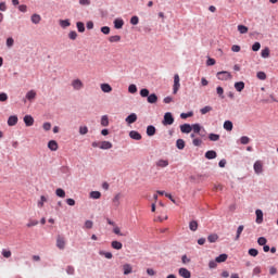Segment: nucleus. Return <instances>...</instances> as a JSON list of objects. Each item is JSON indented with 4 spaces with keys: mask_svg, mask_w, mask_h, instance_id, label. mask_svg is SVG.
<instances>
[{
    "mask_svg": "<svg viewBox=\"0 0 278 278\" xmlns=\"http://www.w3.org/2000/svg\"><path fill=\"white\" fill-rule=\"evenodd\" d=\"M216 77L219 81H228V79H232L233 76L227 71H222L216 74Z\"/></svg>",
    "mask_w": 278,
    "mask_h": 278,
    "instance_id": "1",
    "label": "nucleus"
},
{
    "mask_svg": "<svg viewBox=\"0 0 278 278\" xmlns=\"http://www.w3.org/2000/svg\"><path fill=\"white\" fill-rule=\"evenodd\" d=\"M173 123H175V117H173V113H165L163 118V125H173Z\"/></svg>",
    "mask_w": 278,
    "mask_h": 278,
    "instance_id": "2",
    "label": "nucleus"
},
{
    "mask_svg": "<svg viewBox=\"0 0 278 278\" xmlns=\"http://www.w3.org/2000/svg\"><path fill=\"white\" fill-rule=\"evenodd\" d=\"M179 74H175L174 76V87H173V92L174 94H177L179 92V88H181V84H179Z\"/></svg>",
    "mask_w": 278,
    "mask_h": 278,
    "instance_id": "3",
    "label": "nucleus"
},
{
    "mask_svg": "<svg viewBox=\"0 0 278 278\" xmlns=\"http://www.w3.org/2000/svg\"><path fill=\"white\" fill-rule=\"evenodd\" d=\"M254 173H256V175L264 173V163L262 161L254 163Z\"/></svg>",
    "mask_w": 278,
    "mask_h": 278,
    "instance_id": "4",
    "label": "nucleus"
},
{
    "mask_svg": "<svg viewBox=\"0 0 278 278\" xmlns=\"http://www.w3.org/2000/svg\"><path fill=\"white\" fill-rule=\"evenodd\" d=\"M56 247L58 249H60L61 251H64V249H66V240L64 239V237L59 236L56 238Z\"/></svg>",
    "mask_w": 278,
    "mask_h": 278,
    "instance_id": "5",
    "label": "nucleus"
},
{
    "mask_svg": "<svg viewBox=\"0 0 278 278\" xmlns=\"http://www.w3.org/2000/svg\"><path fill=\"white\" fill-rule=\"evenodd\" d=\"M255 215H256L255 223L257 225H262V223H264V212H262V210L257 208L255 211Z\"/></svg>",
    "mask_w": 278,
    "mask_h": 278,
    "instance_id": "6",
    "label": "nucleus"
},
{
    "mask_svg": "<svg viewBox=\"0 0 278 278\" xmlns=\"http://www.w3.org/2000/svg\"><path fill=\"white\" fill-rule=\"evenodd\" d=\"M72 87L74 90H81V88H84V83L80 79H74L72 81Z\"/></svg>",
    "mask_w": 278,
    "mask_h": 278,
    "instance_id": "7",
    "label": "nucleus"
},
{
    "mask_svg": "<svg viewBox=\"0 0 278 278\" xmlns=\"http://www.w3.org/2000/svg\"><path fill=\"white\" fill-rule=\"evenodd\" d=\"M126 123L128 124V125H134V123H136V121H138V115H136V113H131L130 115H128L127 117H126Z\"/></svg>",
    "mask_w": 278,
    "mask_h": 278,
    "instance_id": "8",
    "label": "nucleus"
},
{
    "mask_svg": "<svg viewBox=\"0 0 278 278\" xmlns=\"http://www.w3.org/2000/svg\"><path fill=\"white\" fill-rule=\"evenodd\" d=\"M178 274L180 275V277H184V278H190V277H192V274L190 273V270H188L187 268H184V267H181V268L178 270Z\"/></svg>",
    "mask_w": 278,
    "mask_h": 278,
    "instance_id": "9",
    "label": "nucleus"
},
{
    "mask_svg": "<svg viewBox=\"0 0 278 278\" xmlns=\"http://www.w3.org/2000/svg\"><path fill=\"white\" fill-rule=\"evenodd\" d=\"M18 123V116L16 115H11L8 119V125L9 127H14Z\"/></svg>",
    "mask_w": 278,
    "mask_h": 278,
    "instance_id": "10",
    "label": "nucleus"
},
{
    "mask_svg": "<svg viewBox=\"0 0 278 278\" xmlns=\"http://www.w3.org/2000/svg\"><path fill=\"white\" fill-rule=\"evenodd\" d=\"M181 134H190L192 131V126L190 124L180 125Z\"/></svg>",
    "mask_w": 278,
    "mask_h": 278,
    "instance_id": "11",
    "label": "nucleus"
},
{
    "mask_svg": "<svg viewBox=\"0 0 278 278\" xmlns=\"http://www.w3.org/2000/svg\"><path fill=\"white\" fill-rule=\"evenodd\" d=\"M24 123L26 127H31L34 125V117L31 115L24 116Z\"/></svg>",
    "mask_w": 278,
    "mask_h": 278,
    "instance_id": "12",
    "label": "nucleus"
},
{
    "mask_svg": "<svg viewBox=\"0 0 278 278\" xmlns=\"http://www.w3.org/2000/svg\"><path fill=\"white\" fill-rule=\"evenodd\" d=\"M129 137L132 139V140H142V135H140V132L136 131V130H131L129 132Z\"/></svg>",
    "mask_w": 278,
    "mask_h": 278,
    "instance_id": "13",
    "label": "nucleus"
},
{
    "mask_svg": "<svg viewBox=\"0 0 278 278\" xmlns=\"http://www.w3.org/2000/svg\"><path fill=\"white\" fill-rule=\"evenodd\" d=\"M48 149H50V151H58V149H59L58 141L50 140L48 142Z\"/></svg>",
    "mask_w": 278,
    "mask_h": 278,
    "instance_id": "14",
    "label": "nucleus"
},
{
    "mask_svg": "<svg viewBox=\"0 0 278 278\" xmlns=\"http://www.w3.org/2000/svg\"><path fill=\"white\" fill-rule=\"evenodd\" d=\"M123 25H125V21H123V18H116L114 21L115 29H123Z\"/></svg>",
    "mask_w": 278,
    "mask_h": 278,
    "instance_id": "15",
    "label": "nucleus"
},
{
    "mask_svg": "<svg viewBox=\"0 0 278 278\" xmlns=\"http://www.w3.org/2000/svg\"><path fill=\"white\" fill-rule=\"evenodd\" d=\"M111 247L116 251H121V249H123V243L121 241H112Z\"/></svg>",
    "mask_w": 278,
    "mask_h": 278,
    "instance_id": "16",
    "label": "nucleus"
},
{
    "mask_svg": "<svg viewBox=\"0 0 278 278\" xmlns=\"http://www.w3.org/2000/svg\"><path fill=\"white\" fill-rule=\"evenodd\" d=\"M216 151L210 150L205 153L206 160H216Z\"/></svg>",
    "mask_w": 278,
    "mask_h": 278,
    "instance_id": "17",
    "label": "nucleus"
},
{
    "mask_svg": "<svg viewBox=\"0 0 278 278\" xmlns=\"http://www.w3.org/2000/svg\"><path fill=\"white\" fill-rule=\"evenodd\" d=\"M176 147L179 151H184V149H186V141H184V139H178L176 141Z\"/></svg>",
    "mask_w": 278,
    "mask_h": 278,
    "instance_id": "18",
    "label": "nucleus"
},
{
    "mask_svg": "<svg viewBox=\"0 0 278 278\" xmlns=\"http://www.w3.org/2000/svg\"><path fill=\"white\" fill-rule=\"evenodd\" d=\"M100 149H102L104 151L108 149H112V142H110V141L100 142Z\"/></svg>",
    "mask_w": 278,
    "mask_h": 278,
    "instance_id": "19",
    "label": "nucleus"
},
{
    "mask_svg": "<svg viewBox=\"0 0 278 278\" xmlns=\"http://www.w3.org/2000/svg\"><path fill=\"white\" fill-rule=\"evenodd\" d=\"M235 88L237 92H242L244 90V81L235 83Z\"/></svg>",
    "mask_w": 278,
    "mask_h": 278,
    "instance_id": "20",
    "label": "nucleus"
},
{
    "mask_svg": "<svg viewBox=\"0 0 278 278\" xmlns=\"http://www.w3.org/2000/svg\"><path fill=\"white\" fill-rule=\"evenodd\" d=\"M124 275H131L134 268L129 264L123 266Z\"/></svg>",
    "mask_w": 278,
    "mask_h": 278,
    "instance_id": "21",
    "label": "nucleus"
},
{
    "mask_svg": "<svg viewBox=\"0 0 278 278\" xmlns=\"http://www.w3.org/2000/svg\"><path fill=\"white\" fill-rule=\"evenodd\" d=\"M102 92H112V86L110 84H102L100 85Z\"/></svg>",
    "mask_w": 278,
    "mask_h": 278,
    "instance_id": "22",
    "label": "nucleus"
},
{
    "mask_svg": "<svg viewBox=\"0 0 278 278\" xmlns=\"http://www.w3.org/2000/svg\"><path fill=\"white\" fill-rule=\"evenodd\" d=\"M156 166L160 168H166V166H168V160H159L156 162Z\"/></svg>",
    "mask_w": 278,
    "mask_h": 278,
    "instance_id": "23",
    "label": "nucleus"
},
{
    "mask_svg": "<svg viewBox=\"0 0 278 278\" xmlns=\"http://www.w3.org/2000/svg\"><path fill=\"white\" fill-rule=\"evenodd\" d=\"M224 129H226V131H231L233 129V123H231V121H226L224 123Z\"/></svg>",
    "mask_w": 278,
    "mask_h": 278,
    "instance_id": "24",
    "label": "nucleus"
},
{
    "mask_svg": "<svg viewBox=\"0 0 278 278\" xmlns=\"http://www.w3.org/2000/svg\"><path fill=\"white\" fill-rule=\"evenodd\" d=\"M189 228L191 231H197L199 229V223L197 220H192L189 223Z\"/></svg>",
    "mask_w": 278,
    "mask_h": 278,
    "instance_id": "25",
    "label": "nucleus"
},
{
    "mask_svg": "<svg viewBox=\"0 0 278 278\" xmlns=\"http://www.w3.org/2000/svg\"><path fill=\"white\" fill-rule=\"evenodd\" d=\"M208 140H211V142H218V140H220V135L210 134Z\"/></svg>",
    "mask_w": 278,
    "mask_h": 278,
    "instance_id": "26",
    "label": "nucleus"
},
{
    "mask_svg": "<svg viewBox=\"0 0 278 278\" xmlns=\"http://www.w3.org/2000/svg\"><path fill=\"white\" fill-rule=\"evenodd\" d=\"M76 27L80 34H84L86 31V26L84 25V22H77Z\"/></svg>",
    "mask_w": 278,
    "mask_h": 278,
    "instance_id": "27",
    "label": "nucleus"
},
{
    "mask_svg": "<svg viewBox=\"0 0 278 278\" xmlns=\"http://www.w3.org/2000/svg\"><path fill=\"white\" fill-rule=\"evenodd\" d=\"M147 136H155V126L150 125L147 127Z\"/></svg>",
    "mask_w": 278,
    "mask_h": 278,
    "instance_id": "28",
    "label": "nucleus"
},
{
    "mask_svg": "<svg viewBox=\"0 0 278 278\" xmlns=\"http://www.w3.org/2000/svg\"><path fill=\"white\" fill-rule=\"evenodd\" d=\"M40 21H42V17H40V15H38V14L31 15V23H34L35 25H38V23H40Z\"/></svg>",
    "mask_w": 278,
    "mask_h": 278,
    "instance_id": "29",
    "label": "nucleus"
},
{
    "mask_svg": "<svg viewBox=\"0 0 278 278\" xmlns=\"http://www.w3.org/2000/svg\"><path fill=\"white\" fill-rule=\"evenodd\" d=\"M227 254H220L219 256H217L216 258H215V262H217V264H220V263H223V262H227Z\"/></svg>",
    "mask_w": 278,
    "mask_h": 278,
    "instance_id": "30",
    "label": "nucleus"
},
{
    "mask_svg": "<svg viewBox=\"0 0 278 278\" xmlns=\"http://www.w3.org/2000/svg\"><path fill=\"white\" fill-rule=\"evenodd\" d=\"M148 103H157V94L152 93L148 96Z\"/></svg>",
    "mask_w": 278,
    "mask_h": 278,
    "instance_id": "31",
    "label": "nucleus"
},
{
    "mask_svg": "<svg viewBox=\"0 0 278 278\" xmlns=\"http://www.w3.org/2000/svg\"><path fill=\"white\" fill-rule=\"evenodd\" d=\"M26 99L28 101H34V99H36V92L34 90H30L26 93Z\"/></svg>",
    "mask_w": 278,
    "mask_h": 278,
    "instance_id": "32",
    "label": "nucleus"
},
{
    "mask_svg": "<svg viewBox=\"0 0 278 278\" xmlns=\"http://www.w3.org/2000/svg\"><path fill=\"white\" fill-rule=\"evenodd\" d=\"M55 194L56 197H60V199H64V197H66V192L62 188L56 189Z\"/></svg>",
    "mask_w": 278,
    "mask_h": 278,
    "instance_id": "33",
    "label": "nucleus"
},
{
    "mask_svg": "<svg viewBox=\"0 0 278 278\" xmlns=\"http://www.w3.org/2000/svg\"><path fill=\"white\" fill-rule=\"evenodd\" d=\"M207 241L211 243L217 242L218 241V235L212 233L207 237Z\"/></svg>",
    "mask_w": 278,
    "mask_h": 278,
    "instance_id": "34",
    "label": "nucleus"
},
{
    "mask_svg": "<svg viewBox=\"0 0 278 278\" xmlns=\"http://www.w3.org/2000/svg\"><path fill=\"white\" fill-rule=\"evenodd\" d=\"M237 29L240 34H248L249 33V27H247L244 25H238Z\"/></svg>",
    "mask_w": 278,
    "mask_h": 278,
    "instance_id": "35",
    "label": "nucleus"
},
{
    "mask_svg": "<svg viewBox=\"0 0 278 278\" xmlns=\"http://www.w3.org/2000/svg\"><path fill=\"white\" fill-rule=\"evenodd\" d=\"M101 125L102 127H108V125H110V119L108 118V115H103L101 117Z\"/></svg>",
    "mask_w": 278,
    "mask_h": 278,
    "instance_id": "36",
    "label": "nucleus"
},
{
    "mask_svg": "<svg viewBox=\"0 0 278 278\" xmlns=\"http://www.w3.org/2000/svg\"><path fill=\"white\" fill-rule=\"evenodd\" d=\"M60 25H61V27H63V29H66V27H71V21L60 20Z\"/></svg>",
    "mask_w": 278,
    "mask_h": 278,
    "instance_id": "37",
    "label": "nucleus"
},
{
    "mask_svg": "<svg viewBox=\"0 0 278 278\" xmlns=\"http://www.w3.org/2000/svg\"><path fill=\"white\" fill-rule=\"evenodd\" d=\"M47 197H45V195H41L40 197V201H38V203H37V205H38V207H45V203H47Z\"/></svg>",
    "mask_w": 278,
    "mask_h": 278,
    "instance_id": "38",
    "label": "nucleus"
},
{
    "mask_svg": "<svg viewBox=\"0 0 278 278\" xmlns=\"http://www.w3.org/2000/svg\"><path fill=\"white\" fill-rule=\"evenodd\" d=\"M113 203H114L115 207H118V205H121V193H117V194L113 198Z\"/></svg>",
    "mask_w": 278,
    "mask_h": 278,
    "instance_id": "39",
    "label": "nucleus"
},
{
    "mask_svg": "<svg viewBox=\"0 0 278 278\" xmlns=\"http://www.w3.org/2000/svg\"><path fill=\"white\" fill-rule=\"evenodd\" d=\"M242 231H244V226L243 225L238 227L237 236H236L235 240H240V236H242Z\"/></svg>",
    "mask_w": 278,
    "mask_h": 278,
    "instance_id": "40",
    "label": "nucleus"
},
{
    "mask_svg": "<svg viewBox=\"0 0 278 278\" xmlns=\"http://www.w3.org/2000/svg\"><path fill=\"white\" fill-rule=\"evenodd\" d=\"M191 129H192L193 134H201V125H199V124H193L191 126Z\"/></svg>",
    "mask_w": 278,
    "mask_h": 278,
    "instance_id": "41",
    "label": "nucleus"
},
{
    "mask_svg": "<svg viewBox=\"0 0 278 278\" xmlns=\"http://www.w3.org/2000/svg\"><path fill=\"white\" fill-rule=\"evenodd\" d=\"M262 58H270V49L265 48L261 52Z\"/></svg>",
    "mask_w": 278,
    "mask_h": 278,
    "instance_id": "42",
    "label": "nucleus"
},
{
    "mask_svg": "<svg viewBox=\"0 0 278 278\" xmlns=\"http://www.w3.org/2000/svg\"><path fill=\"white\" fill-rule=\"evenodd\" d=\"M193 147H201L203 144V140L201 138H194L192 140Z\"/></svg>",
    "mask_w": 278,
    "mask_h": 278,
    "instance_id": "43",
    "label": "nucleus"
},
{
    "mask_svg": "<svg viewBox=\"0 0 278 278\" xmlns=\"http://www.w3.org/2000/svg\"><path fill=\"white\" fill-rule=\"evenodd\" d=\"M249 255H251V257H257V255H260V251H257V249H250L249 250Z\"/></svg>",
    "mask_w": 278,
    "mask_h": 278,
    "instance_id": "44",
    "label": "nucleus"
},
{
    "mask_svg": "<svg viewBox=\"0 0 278 278\" xmlns=\"http://www.w3.org/2000/svg\"><path fill=\"white\" fill-rule=\"evenodd\" d=\"M109 42H121V36L114 35L109 38Z\"/></svg>",
    "mask_w": 278,
    "mask_h": 278,
    "instance_id": "45",
    "label": "nucleus"
},
{
    "mask_svg": "<svg viewBox=\"0 0 278 278\" xmlns=\"http://www.w3.org/2000/svg\"><path fill=\"white\" fill-rule=\"evenodd\" d=\"M128 92H130V94H136V92H138V87H136V85H129Z\"/></svg>",
    "mask_w": 278,
    "mask_h": 278,
    "instance_id": "46",
    "label": "nucleus"
},
{
    "mask_svg": "<svg viewBox=\"0 0 278 278\" xmlns=\"http://www.w3.org/2000/svg\"><path fill=\"white\" fill-rule=\"evenodd\" d=\"M217 94L218 97H220V99H225V89H223V87H217L216 88Z\"/></svg>",
    "mask_w": 278,
    "mask_h": 278,
    "instance_id": "47",
    "label": "nucleus"
},
{
    "mask_svg": "<svg viewBox=\"0 0 278 278\" xmlns=\"http://www.w3.org/2000/svg\"><path fill=\"white\" fill-rule=\"evenodd\" d=\"M90 198L91 199H101V192H99V191H91L90 192Z\"/></svg>",
    "mask_w": 278,
    "mask_h": 278,
    "instance_id": "48",
    "label": "nucleus"
},
{
    "mask_svg": "<svg viewBox=\"0 0 278 278\" xmlns=\"http://www.w3.org/2000/svg\"><path fill=\"white\" fill-rule=\"evenodd\" d=\"M266 242H268V240H266L265 237H260V238L257 239V244H260V247L266 245Z\"/></svg>",
    "mask_w": 278,
    "mask_h": 278,
    "instance_id": "49",
    "label": "nucleus"
},
{
    "mask_svg": "<svg viewBox=\"0 0 278 278\" xmlns=\"http://www.w3.org/2000/svg\"><path fill=\"white\" fill-rule=\"evenodd\" d=\"M192 116H194V113H192V112L181 113L180 114V118H182V119L190 118Z\"/></svg>",
    "mask_w": 278,
    "mask_h": 278,
    "instance_id": "50",
    "label": "nucleus"
},
{
    "mask_svg": "<svg viewBox=\"0 0 278 278\" xmlns=\"http://www.w3.org/2000/svg\"><path fill=\"white\" fill-rule=\"evenodd\" d=\"M240 142L241 144H249V142H251V139L247 136H243L240 138Z\"/></svg>",
    "mask_w": 278,
    "mask_h": 278,
    "instance_id": "51",
    "label": "nucleus"
},
{
    "mask_svg": "<svg viewBox=\"0 0 278 278\" xmlns=\"http://www.w3.org/2000/svg\"><path fill=\"white\" fill-rule=\"evenodd\" d=\"M68 38L70 40H77V31L75 30L70 31Z\"/></svg>",
    "mask_w": 278,
    "mask_h": 278,
    "instance_id": "52",
    "label": "nucleus"
},
{
    "mask_svg": "<svg viewBox=\"0 0 278 278\" xmlns=\"http://www.w3.org/2000/svg\"><path fill=\"white\" fill-rule=\"evenodd\" d=\"M79 134L80 136H86V134H88V128L86 126H80Z\"/></svg>",
    "mask_w": 278,
    "mask_h": 278,
    "instance_id": "53",
    "label": "nucleus"
},
{
    "mask_svg": "<svg viewBox=\"0 0 278 278\" xmlns=\"http://www.w3.org/2000/svg\"><path fill=\"white\" fill-rule=\"evenodd\" d=\"M138 23H140V18L138 16L135 15L130 18L131 25H138Z\"/></svg>",
    "mask_w": 278,
    "mask_h": 278,
    "instance_id": "54",
    "label": "nucleus"
},
{
    "mask_svg": "<svg viewBox=\"0 0 278 278\" xmlns=\"http://www.w3.org/2000/svg\"><path fill=\"white\" fill-rule=\"evenodd\" d=\"M7 47H9V49L12 48V47H14V38L9 37V38L7 39Z\"/></svg>",
    "mask_w": 278,
    "mask_h": 278,
    "instance_id": "55",
    "label": "nucleus"
},
{
    "mask_svg": "<svg viewBox=\"0 0 278 278\" xmlns=\"http://www.w3.org/2000/svg\"><path fill=\"white\" fill-rule=\"evenodd\" d=\"M201 114H207L208 112H212V106H204L200 110Z\"/></svg>",
    "mask_w": 278,
    "mask_h": 278,
    "instance_id": "56",
    "label": "nucleus"
},
{
    "mask_svg": "<svg viewBox=\"0 0 278 278\" xmlns=\"http://www.w3.org/2000/svg\"><path fill=\"white\" fill-rule=\"evenodd\" d=\"M256 77H257V79H261L262 81H264V79H266V73H264V72H258V73L256 74Z\"/></svg>",
    "mask_w": 278,
    "mask_h": 278,
    "instance_id": "57",
    "label": "nucleus"
},
{
    "mask_svg": "<svg viewBox=\"0 0 278 278\" xmlns=\"http://www.w3.org/2000/svg\"><path fill=\"white\" fill-rule=\"evenodd\" d=\"M38 225V220L36 219H30L27 224L26 227H36Z\"/></svg>",
    "mask_w": 278,
    "mask_h": 278,
    "instance_id": "58",
    "label": "nucleus"
},
{
    "mask_svg": "<svg viewBox=\"0 0 278 278\" xmlns=\"http://www.w3.org/2000/svg\"><path fill=\"white\" fill-rule=\"evenodd\" d=\"M260 49H262V45L260 42H254V45L252 46V51H260Z\"/></svg>",
    "mask_w": 278,
    "mask_h": 278,
    "instance_id": "59",
    "label": "nucleus"
},
{
    "mask_svg": "<svg viewBox=\"0 0 278 278\" xmlns=\"http://www.w3.org/2000/svg\"><path fill=\"white\" fill-rule=\"evenodd\" d=\"M3 257H12V252L10 250H2Z\"/></svg>",
    "mask_w": 278,
    "mask_h": 278,
    "instance_id": "60",
    "label": "nucleus"
},
{
    "mask_svg": "<svg viewBox=\"0 0 278 278\" xmlns=\"http://www.w3.org/2000/svg\"><path fill=\"white\" fill-rule=\"evenodd\" d=\"M94 223H92V220H86L85 222V227L86 229H92Z\"/></svg>",
    "mask_w": 278,
    "mask_h": 278,
    "instance_id": "61",
    "label": "nucleus"
},
{
    "mask_svg": "<svg viewBox=\"0 0 278 278\" xmlns=\"http://www.w3.org/2000/svg\"><path fill=\"white\" fill-rule=\"evenodd\" d=\"M140 97H143V98L149 97V89H141L140 90Z\"/></svg>",
    "mask_w": 278,
    "mask_h": 278,
    "instance_id": "62",
    "label": "nucleus"
},
{
    "mask_svg": "<svg viewBox=\"0 0 278 278\" xmlns=\"http://www.w3.org/2000/svg\"><path fill=\"white\" fill-rule=\"evenodd\" d=\"M101 31H102V34L108 36V34H110V27L109 26H103V27H101Z\"/></svg>",
    "mask_w": 278,
    "mask_h": 278,
    "instance_id": "63",
    "label": "nucleus"
},
{
    "mask_svg": "<svg viewBox=\"0 0 278 278\" xmlns=\"http://www.w3.org/2000/svg\"><path fill=\"white\" fill-rule=\"evenodd\" d=\"M7 99H8V93H5V92L0 93V101L1 102L5 101Z\"/></svg>",
    "mask_w": 278,
    "mask_h": 278,
    "instance_id": "64",
    "label": "nucleus"
}]
</instances>
